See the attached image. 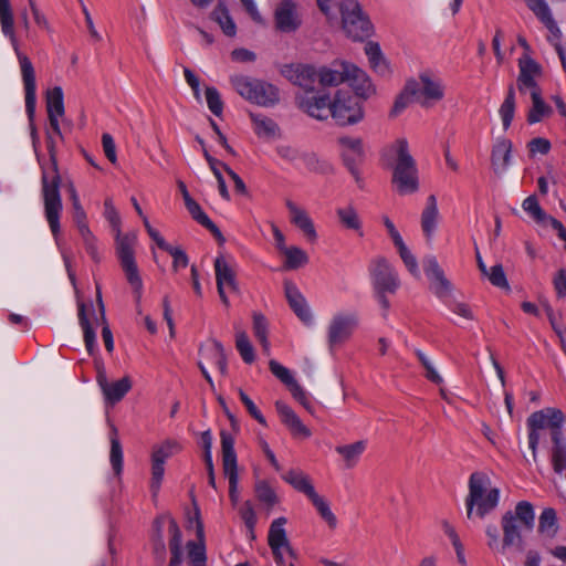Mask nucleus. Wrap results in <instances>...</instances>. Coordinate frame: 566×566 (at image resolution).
<instances>
[{
	"mask_svg": "<svg viewBox=\"0 0 566 566\" xmlns=\"http://www.w3.org/2000/svg\"><path fill=\"white\" fill-rule=\"evenodd\" d=\"M46 113L50 129L46 130V147L50 156V166L41 165V186L44 203V214L52 234L56 238L60 233V217L63 209L60 192L62 178L59 172L56 159V143L53 134L63 139L59 118L64 116V97L60 86H54L46 92Z\"/></svg>",
	"mask_w": 566,
	"mask_h": 566,
	"instance_id": "nucleus-1",
	"label": "nucleus"
},
{
	"mask_svg": "<svg viewBox=\"0 0 566 566\" xmlns=\"http://www.w3.org/2000/svg\"><path fill=\"white\" fill-rule=\"evenodd\" d=\"M565 420L563 410L553 407L534 411L526 419L528 447L534 461L537 459L538 446L543 442L553 470L558 475L566 470Z\"/></svg>",
	"mask_w": 566,
	"mask_h": 566,
	"instance_id": "nucleus-2",
	"label": "nucleus"
},
{
	"mask_svg": "<svg viewBox=\"0 0 566 566\" xmlns=\"http://www.w3.org/2000/svg\"><path fill=\"white\" fill-rule=\"evenodd\" d=\"M535 525L534 506L528 501L517 502L514 511H506L501 518L503 538L500 539L497 526L489 524L485 528L488 547L496 553L506 554L509 548L523 552L525 548L523 531H532Z\"/></svg>",
	"mask_w": 566,
	"mask_h": 566,
	"instance_id": "nucleus-3",
	"label": "nucleus"
},
{
	"mask_svg": "<svg viewBox=\"0 0 566 566\" xmlns=\"http://www.w3.org/2000/svg\"><path fill=\"white\" fill-rule=\"evenodd\" d=\"M518 75L516 88L521 95H531L532 106L527 112L526 122L530 125L542 122L553 113L552 107L544 101L538 80L543 76L542 65L528 53H524L517 62Z\"/></svg>",
	"mask_w": 566,
	"mask_h": 566,
	"instance_id": "nucleus-4",
	"label": "nucleus"
},
{
	"mask_svg": "<svg viewBox=\"0 0 566 566\" xmlns=\"http://www.w3.org/2000/svg\"><path fill=\"white\" fill-rule=\"evenodd\" d=\"M469 494L465 497V507L468 518H472L474 509L475 514L483 518L491 513L499 504L500 490L491 488V480L484 472H473L469 478Z\"/></svg>",
	"mask_w": 566,
	"mask_h": 566,
	"instance_id": "nucleus-5",
	"label": "nucleus"
},
{
	"mask_svg": "<svg viewBox=\"0 0 566 566\" xmlns=\"http://www.w3.org/2000/svg\"><path fill=\"white\" fill-rule=\"evenodd\" d=\"M374 296L384 310L382 317L387 318L390 308L388 294H395L400 287V279L396 269L387 258L378 255L368 265Z\"/></svg>",
	"mask_w": 566,
	"mask_h": 566,
	"instance_id": "nucleus-6",
	"label": "nucleus"
},
{
	"mask_svg": "<svg viewBox=\"0 0 566 566\" xmlns=\"http://www.w3.org/2000/svg\"><path fill=\"white\" fill-rule=\"evenodd\" d=\"M397 160L394 166L392 185L399 195L415 193L419 189V176L416 160L409 153L408 142L400 138L396 142Z\"/></svg>",
	"mask_w": 566,
	"mask_h": 566,
	"instance_id": "nucleus-7",
	"label": "nucleus"
},
{
	"mask_svg": "<svg viewBox=\"0 0 566 566\" xmlns=\"http://www.w3.org/2000/svg\"><path fill=\"white\" fill-rule=\"evenodd\" d=\"M234 90L247 101L260 106H274L280 101L279 88L265 81L244 75L231 77Z\"/></svg>",
	"mask_w": 566,
	"mask_h": 566,
	"instance_id": "nucleus-8",
	"label": "nucleus"
},
{
	"mask_svg": "<svg viewBox=\"0 0 566 566\" xmlns=\"http://www.w3.org/2000/svg\"><path fill=\"white\" fill-rule=\"evenodd\" d=\"M342 29L354 41H364L374 33V25L357 0H342L338 3Z\"/></svg>",
	"mask_w": 566,
	"mask_h": 566,
	"instance_id": "nucleus-9",
	"label": "nucleus"
},
{
	"mask_svg": "<svg viewBox=\"0 0 566 566\" xmlns=\"http://www.w3.org/2000/svg\"><path fill=\"white\" fill-rule=\"evenodd\" d=\"M364 102L348 91L338 90L331 104V116L338 126L356 125L364 119Z\"/></svg>",
	"mask_w": 566,
	"mask_h": 566,
	"instance_id": "nucleus-10",
	"label": "nucleus"
},
{
	"mask_svg": "<svg viewBox=\"0 0 566 566\" xmlns=\"http://www.w3.org/2000/svg\"><path fill=\"white\" fill-rule=\"evenodd\" d=\"M115 234L117 256L128 283L137 293V298L139 300L142 297L143 281L135 261L134 247L136 243V235L134 233L123 235L122 231Z\"/></svg>",
	"mask_w": 566,
	"mask_h": 566,
	"instance_id": "nucleus-11",
	"label": "nucleus"
},
{
	"mask_svg": "<svg viewBox=\"0 0 566 566\" xmlns=\"http://www.w3.org/2000/svg\"><path fill=\"white\" fill-rule=\"evenodd\" d=\"M0 27L3 35L10 40L11 45L17 54V57H19L21 61L23 76L28 85V91L31 93L33 88L32 62L19 49V43L14 31L13 11L11 8L10 0H0Z\"/></svg>",
	"mask_w": 566,
	"mask_h": 566,
	"instance_id": "nucleus-12",
	"label": "nucleus"
},
{
	"mask_svg": "<svg viewBox=\"0 0 566 566\" xmlns=\"http://www.w3.org/2000/svg\"><path fill=\"white\" fill-rule=\"evenodd\" d=\"M221 437V452H222V467L223 473L229 480V497L233 505H237L239 502V474H238V463H237V453L234 450V438L231 433L222 430L220 433Z\"/></svg>",
	"mask_w": 566,
	"mask_h": 566,
	"instance_id": "nucleus-13",
	"label": "nucleus"
},
{
	"mask_svg": "<svg viewBox=\"0 0 566 566\" xmlns=\"http://www.w3.org/2000/svg\"><path fill=\"white\" fill-rule=\"evenodd\" d=\"M181 450V446L175 441L167 439L160 444L153 447L150 461H151V479L150 491L153 496H156L160 490L161 482L165 474L166 460Z\"/></svg>",
	"mask_w": 566,
	"mask_h": 566,
	"instance_id": "nucleus-14",
	"label": "nucleus"
},
{
	"mask_svg": "<svg viewBox=\"0 0 566 566\" xmlns=\"http://www.w3.org/2000/svg\"><path fill=\"white\" fill-rule=\"evenodd\" d=\"M359 316L356 312L336 313L327 327V344L331 350L348 340L358 327Z\"/></svg>",
	"mask_w": 566,
	"mask_h": 566,
	"instance_id": "nucleus-15",
	"label": "nucleus"
},
{
	"mask_svg": "<svg viewBox=\"0 0 566 566\" xmlns=\"http://www.w3.org/2000/svg\"><path fill=\"white\" fill-rule=\"evenodd\" d=\"M296 104L300 109L311 117L325 120L331 115L332 101L328 94H316L314 90L296 95Z\"/></svg>",
	"mask_w": 566,
	"mask_h": 566,
	"instance_id": "nucleus-16",
	"label": "nucleus"
},
{
	"mask_svg": "<svg viewBox=\"0 0 566 566\" xmlns=\"http://www.w3.org/2000/svg\"><path fill=\"white\" fill-rule=\"evenodd\" d=\"M214 272L217 291L220 300L226 307H229L230 302L226 294L224 287L228 286L232 292L239 293V284L235 277V270L223 255H219L214 260Z\"/></svg>",
	"mask_w": 566,
	"mask_h": 566,
	"instance_id": "nucleus-17",
	"label": "nucleus"
},
{
	"mask_svg": "<svg viewBox=\"0 0 566 566\" xmlns=\"http://www.w3.org/2000/svg\"><path fill=\"white\" fill-rule=\"evenodd\" d=\"M275 29L283 33H294L302 25V17L293 0H282L273 13Z\"/></svg>",
	"mask_w": 566,
	"mask_h": 566,
	"instance_id": "nucleus-18",
	"label": "nucleus"
},
{
	"mask_svg": "<svg viewBox=\"0 0 566 566\" xmlns=\"http://www.w3.org/2000/svg\"><path fill=\"white\" fill-rule=\"evenodd\" d=\"M165 518H166V516H158L155 518V521L153 523V530H154L153 536H159V535L164 536L163 527H164ZM167 520L169 523V527H168V531L170 534L169 549H170V554H171L169 566H180L182 563V549H181L182 534H181L178 523L176 522V520L174 517L167 516Z\"/></svg>",
	"mask_w": 566,
	"mask_h": 566,
	"instance_id": "nucleus-19",
	"label": "nucleus"
},
{
	"mask_svg": "<svg viewBox=\"0 0 566 566\" xmlns=\"http://www.w3.org/2000/svg\"><path fill=\"white\" fill-rule=\"evenodd\" d=\"M96 371V381L107 403L115 405L119 402L125 397V395L132 389V380L128 376H125L119 380L109 382L106 376V371L102 365L97 366Z\"/></svg>",
	"mask_w": 566,
	"mask_h": 566,
	"instance_id": "nucleus-20",
	"label": "nucleus"
},
{
	"mask_svg": "<svg viewBox=\"0 0 566 566\" xmlns=\"http://www.w3.org/2000/svg\"><path fill=\"white\" fill-rule=\"evenodd\" d=\"M280 72L291 83L304 88V92L314 90L317 73L312 65L302 63L283 64Z\"/></svg>",
	"mask_w": 566,
	"mask_h": 566,
	"instance_id": "nucleus-21",
	"label": "nucleus"
},
{
	"mask_svg": "<svg viewBox=\"0 0 566 566\" xmlns=\"http://www.w3.org/2000/svg\"><path fill=\"white\" fill-rule=\"evenodd\" d=\"M284 293L287 300V303L294 314L306 325H311L313 322V316L310 311L308 304L300 292L298 287L291 281H284Z\"/></svg>",
	"mask_w": 566,
	"mask_h": 566,
	"instance_id": "nucleus-22",
	"label": "nucleus"
},
{
	"mask_svg": "<svg viewBox=\"0 0 566 566\" xmlns=\"http://www.w3.org/2000/svg\"><path fill=\"white\" fill-rule=\"evenodd\" d=\"M72 207L73 219L83 240L85 250L95 262H98L99 256L97 252L96 239L88 228L86 212L83 209L81 202L72 205Z\"/></svg>",
	"mask_w": 566,
	"mask_h": 566,
	"instance_id": "nucleus-23",
	"label": "nucleus"
},
{
	"mask_svg": "<svg viewBox=\"0 0 566 566\" xmlns=\"http://www.w3.org/2000/svg\"><path fill=\"white\" fill-rule=\"evenodd\" d=\"M420 101L422 107L429 108L444 97L443 85L440 80H434L429 73L423 72L419 75Z\"/></svg>",
	"mask_w": 566,
	"mask_h": 566,
	"instance_id": "nucleus-24",
	"label": "nucleus"
},
{
	"mask_svg": "<svg viewBox=\"0 0 566 566\" xmlns=\"http://www.w3.org/2000/svg\"><path fill=\"white\" fill-rule=\"evenodd\" d=\"M350 63L335 61L331 66H323L317 73L322 86H337L348 80Z\"/></svg>",
	"mask_w": 566,
	"mask_h": 566,
	"instance_id": "nucleus-25",
	"label": "nucleus"
},
{
	"mask_svg": "<svg viewBox=\"0 0 566 566\" xmlns=\"http://www.w3.org/2000/svg\"><path fill=\"white\" fill-rule=\"evenodd\" d=\"M193 520L196 522V532H197V537L199 539V543H196L193 541H189L187 543L188 557L190 559L191 566H206L207 557H206V548H205V544H203V538H205L203 524L200 518V511L197 506L195 507Z\"/></svg>",
	"mask_w": 566,
	"mask_h": 566,
	"instance_id": "nucleus-26",
	"label": "nucleus"
},
{
	"mask_svg": "<svg viewBox=\"0 0 566 566\" xmlns=\"http://www.w3.org/2000/svg\"><path fill=\"white\" fill-rule=\"evenodd\" d=\"M347 82L354 90V95L363 101L368 99L376 93V88L367 73L354 64H350Z\"/></svg>",
	"mask_w": 566,
	"mask_h": 566,
	"instance_id": "nucleus-27",
	"label": "nucleus"
},
{
	"mask_svg": "<svg viewBox=\"0 0 566 566\" xmlns=\"http://www.w3.org/2000/svg\"><path fill=\"white\" fill-rule=\"evenodd\" d=\"M285 206L289 209L291 222L297 227L311 242L316 241L317 233L307 212L290 199L285 201Z\"/></svg>",
	"mask_w": 566,
	"mask_h": 566,
	"instance_id": "nucleus-28",
	"label": "nucleus"
},
{
	"mask_svg": "<svg viewBox=\"0 0 566 566\" xmlns=\"http://www.w3.org/2000/svg\"><path fill=\"white\" fill-rule=\"evenodd\" d=\"M275 409L281 417L282 422L290 429L292 434L308 438L310 429L301 421L300 417L284 401L277 400Z\"/></svg>",
	"mask_w": 566,
	"mask_h": 566,
	"instance_id": "nucleus-29",
	"label": "nucleus"
},
{
	"mask_svg": "<svg viewBox=\"0 0 566 566\" xmlns=\"http://www.w3.org/2000/svg\"><path fill=\"white\" fill-rule=\"evenodd\" d=\"M513 144L507 138H499L492 147L491 165L496 175L503 174L511 161Z\"/></svg>",
	"mask_w": 566,
	"mask_h": 566,
	"instance_id": "nucleus-30",
	"label": "nucleus"
},
{
	"mask_svg": "<svg viewBox=\"0 0 566 566\" xmlns=\"http://www.w3.org/2000/svg\"><path fill=\"white\" fill-rule=\"evenodd\" d=\"M93 311V304L87 305L84 302H77V316L80 326L83 329V337L85 347L90 355H93L96 349V332L88 318L87 311Z\"/></svg>",
	"mask_w": 566,
	"mask_h": 566,
	"instance_id": "nucleus-31",
	"label": "nucleus"
},
{
	"mask_svg": "<svg viewBox=\"0 0 566 566\" xmlns=\"http://www.w3.org/2000/svg\"><path fill=\"white\" fill-rule=\"evenodd\" d=\"M559 531L557 513L553 507H545L539 517L537 533L544 544L551 542Z\"/></svg>",
	"mask_w": 566,
	"mask_h": 566,
	"instance_id": "nucleus-32",
	"label": "nucleus"
},
{
	"mask_svg": "<svg viewBox=\"0 0 566 566\" xmlns=\"http://www.w3.org/2000/svg\"><path fill=\"white\" fill-rule=\"evenodd\" d=\"M420 101V84L410 78L406 82L402 92L397 96L390 116L399 115L410 103Z\"/></svg>",
	"mask_w": 566,
	"mask_h": 566,
	"instance_id": "nucleus-33",
	"label": "nucleus"
},
{
	"mask_svg": "<svg viewBox=\"0 0 566 566\" xmlns=\"http://www.w3.org/2000/svg\"><path fill=\"white\" fill-rule=\"evenodd\" d=\"M439 210L437 198L430 195L421 213V229L427 240H431L438 226Z\"/></svg>",
	"mask_w": 566,
	"mask_h": 566,
	"instance_id": "nucleus-34",
	"label": "nucleus"
},
{
	"mask_svg": "<svg viewBox=\"0 0 566 566\" xmlns=\"http://www.w3.org/2000/svg\"><path fill=\"white\" fill-rule=\"evenodd\" d=\"M282 479L295 491L305 494L308 499L316 493L310 476L300 469L289 470L282 474Z\"/></svg>",
	"mask_w": 566,
	"mask_h": 566,
	"instance_id": "nucleus-35",
	"label": "nucleus"
},
{
	"mask_svg": "<svg viewBox=\"0 0 566 566\" xmlns=\"http://www.w3.org/2000/svg\"><path fill=\"white\" fill-rule=\"evenodd\" d=\"M18 61H19L20 70H22V64H21V61L19 57H18ZM32 74H33V80H32L33 88L30 93L28 91V85H27V82L23 76V71H21L22 82H23V86H24V94H25V96H24L25 97V111H27L28 118L31 122V138H32L33 145L35 146V144L39 142V136L36 133V128L33 125V119H34V115H35V104H36V82H35V71H34L33 66H32Z\"/></svg>",
	"mask_w": 566,
	"mask_h": 566,
	"instance_id": "nucleus-36",
	"label": "nucleus"
},
{
	"mask_svg": "<svg viewBox=\"0 0 566 566\" xmlns=\"http://www.w3.org/2000/svg\"><path fill=\"white\" fill-rule=\"evenodd\" d=\"M210 19L219 24L227 36L233 38L237 34V25L224 1L220 0L218 2L210 13Z\"/></svg>",
	"mask_w": 566,
	"mask_h": 566,
	"instance_id": "nucleus-37",
	"label": "nucleus"
},
{
	"mask_svg": "<svg viewBox=\"0 0 566 566\" xmlns=\"http://www.w3.org/2000/svg\"><path fill=\"white\" fill-rule=\"evenodd\" d=\"M539 304L546 312L549 324L560 340L563 350L566 352V339H565V327H564L563 313L560 311H555L553 308L552 304L546 298H539Z\"/></svg>",
	"mask_w": 566,
	"mask_h": 566,
	"instance_id": "nucleus-38",
	"label": "nucleus"
},
{
	"mask_svg": "<svg viewBox=\"0 0 566 566\" xmlns=\"http://www.w3.org/2000/svg\"><path fill=\"white\" fill-rule=\"evenodd\" d=\"M516 87L513 84L507 86L506 96L500 106L499 113L502 119L503 128L506 130L510 128L515 114L516 108Z\"/></svg>",
	"mask_w": 566,
	"mask_h": 566,
	"instance_id": "nucleus-39",
	"label": "nucleus"
},
{
	"mask_svg": "<svg viewBox=\"0 0 566 566\" xmlns=\"http://www.w3.org/2000/svg\"><path fill=\"white\" fill-rule=\"evenodd\" d=\"M96 302L98 308V316L95 317L97 324L102 325V338L105 344V348L108 353L114 350L113 333L106 319L105 306L102 300V293L99 287L96 289Z\"/></svg>",
	"mask_w": 566,
	"mask_h": 566,
	"instance_id": "nucleus-40",
	"label": "nucleus"
},
{
	"mask_svg": "<svg viewBox=\"0 0 566 566\" xmlns=\"http://www.w3.org/2000/svg\"><path fill=\"white\" fill-rule=\"evenodd\" d=\"M366 446L365 440H359L350 444L337 446L335 450L345 460L346 468L352 469L357 464L360 455L366 450Z\"/></svg>",
	"mask_w": 566,
	"mask_h": 566,
	"instance_id": "nucleus-41",
	"label": "nucleus"
},
{
	"mask_svg": "<svg viewBox=\"0 0 566 566\" xmlns=\"http://www.w3.org/2000/svg\"><path fill=\"white\" fill-rule=\"evenodd\" d=\"M286 522V518L282 516L275 518L271 523L268 534V543L270 548H283L284 546H287L289 539L284 528Z\"/></svg>",
	"mask_w": 566,
	"mask_h": 566,
	"instance_id": "nucleus-42",
	"label": "nucleus"
},
{
	"mask_svg": "<svg viewBox=\"0 0 566 566\" xmlns=\"http://www.w3.org/2000/svg\"><path fill=\"white\" fill-rule=\"evenodd\" d=\"M111 450H109V462L113 468L115 475H120L123 472V448L118 439V431L116 427H112L111 431Z\"/></svg>",
	"mask_w": 566,
	"mask_h": 566,
	"instance_id": "nucleus-43",
	"label": "nucleus"
},
{
	"mask_svg": "<svg viewBox=\"0 0 566 566\" xmlns=\"http://www.w3.org/2000/svg\"><path fill=\"white\" fill-rule=\"evenodd\" d=\"M366 55L370 67L378 74L385 75L389 72L386 60L381 53L380 46L377 42H368L365 46Z\"/></svg>",
	"mask_w": 566,
	"mask_h": 566,
	"instance_id": "nucleus-44",
	"label": "nucleus"
},
{
	"mask_svg": "<svg viewBox=\"0 0 566 566\" xmlns=\"http://www.w3.org/2000/svg\"><path fill=\"white\" fill-rule=\"evenodd\" d=\"M251 119L254 124L255 134L260 137H274L279 132L277 124L266 116L251 114Z\"/></svg>",
	"mask_w": 566,
	"mask_h": 566,
	"instance_id": "nucleus-45",
	"label": "nucleus"
},
{
	"mask_svg": "<svg viewBox=\"0 0 566 566\" xmlns=\"http://www.w3.org/2000/svg\"><path fill=\"white\" fill-rule=\"evenodd\" d=\"M283 254L285 255L284 268L287 270H296L308 263V255L301 248L290 247Z\"/></svg>",
	"mask_w": 566,
	"mask_h": 566,
	"instance_id": "nucleus-46",
	"label": "nucleus"
},
{
	"mask_svg": "<svg viewBox=\"0 0 566 566\" xmlns=\"http://www.w3.org/2000/svg\"><path fill=\"white\" fill-rule=\"evenodd\" d=\"M336 213H337V217H338L340 223L346 229L355 230V231L360 230L361 222H360L357 211L355 210V208L353 206L348 205L346 207L338 208L336 210Z\"/></svg>",
	"mask_w": 566,
	"mask_h": 566,
	"instance_id": "nucleus-47",
	"label": "nucleus"
},
{
	"mask_svg": "<svg viewBox=\"0 0 566 566\" xmlns=\"http://www.w3.org/2000/svg\"><path fill=\"white\" fill-rule=\"evenodd\" d=\"M235 347L245 364H252L255 360L254 348L245 332H237Z\"/></svg>",
	"mask_w": 566,
	"mask_h": 566,
	"instance_id": "nucleus-48",
	"label": "nucleus"
},
{
	"mask_svg": "<svg viewBox=\"0 0 566 566\" xmlns=\"http://www.w3.org/2000/svg\"><path fill=\"white\" fill-rule=\"evenodd\" d=\"M310 500L317 510L321 517L328 524V526L331 528H335L337 525V518L335 514L331 511L327 501L317 493H315Z\"/></svg>",
	"mask_w": 566,
	"mask_h": 566,
	"instance_id": "nucleus-49",
	"label": "nucleus"
},
{
	"mask_svg": "<svg viewBox=\"0 0 566 566\" xmlns=\"http://www.w3.org/2000/svg\"><path fill=\"white\" fill-rule=\"evenodd\" d=\"M306 168L314 172L328 174L332 172V166L324 160H321L314 153H303L301 158Z\"/></svg>",
	"mask_w": 566,
	"mask_h": 566,
	"instance_id": "nucleus-50",
	"label": "nucleus"
},
{
	"mask_svg": "<svg viewBox=\"0 0 566 566\" xmlns=\"http://www.w3.org/2000/svg\"><path fill=\"white\" fill-rule=\"evenodd\" d=\"M522 208L527 212L533 220L539 224L546 218V212L542 209L535 195H531L523 200Z\"/></svg>",
	"mask_w": 566,
	"mask_h": 566,
	"instance_id": "nucleus-51",
	"label": "nucleus"
},
{
	"mask_svg": "<svg viewBox=\"0 0 566 566\" xmlns=\"http://www.w3.org/2000/svg\"><path fill=\"white\" fill-rule=\"evenodd\" d=\"M254 491L258 500L268 506H273L277 503V495L266 481H258Z\"/></svg>",
	"mask_w": 566,
	"mask_h": 566,
	"instance_id": "nucleus-52",
	"label": "nucleus"
},
{
	"mask_svg": "<svg viewBox=\"0 0 566 566\" xmlns=\"http://www.w3.org/2000/svg\"><path fill=\"white\" fill-rule=\"evenodd\" d=\"M205 94L208 108L214 116L220 117L223 112V102L221 99L220 93L216 87L207 86Z\"/></svg>",
	"mask_w": 566,
	"mask_h": 566,
	"instance_id": "nucleus-53",
	"label": "nucleus"
},
{
	"mask_svg": "<svg viewBox=\"0 0 566 566\" xmlns=\"http://www.w3.org/2000/svg\"><path fill=\"white\" fill-rule=\"evenodd\" d=\"M269 368L277 379H280L284 385L289 387V389L297 384V381L291 375V371L279 361L271 359L269 361Z\"/></svg>",
	"mask_w": 566,
	"mask_h": 566,
	"instance_id": "nucleus-54",
	"label": "nucleus"
},
{
	"mask_svg": "<svg viewBox=\"0 0 566 566\" xmlns=\"http://www.w3.org/2000/svg\"><path fill=\"white\" fill-rule=\"evenodd\" d=\"M541 22L545 25V28L548 31L547 41L556 46L562 45V39H563V32L557 25V22L554 20L553 15L549 14L548 17L544 18V20H541Z\"/></svg>",
	"mask_w": 566,
	"mask_h": 566,
	"instance_id": "nucleus-55",
	"label": "nucleus"
},
{
	"mask_svg": "<svg viewBox=\"0 0 566 566\" xmlns=\"http://www.w3.org/2000/svg\"><path fill=\"white\" fill-rule=\"evenodd\" d=\"M168 252L174 261H172V271L177 272L179 268H187L189 264V258L187 253L179 247H172L167 243L166 248L163 249Z\"/></svg>",
	"mask_w": 566,
	"mask_h": 566,
	"instance_id": "nucleus-56",
	"label": "nucleus"
},
{
	"mask_svg": "<svg viewBox=\"0 0 566 566\" xmlns=\"http://www.w3.org/2000/svg\"><path fill=\"white\" fill-rule=\"evenodd\" d=\"M489 281L496 287L509 289V282L504 273L502 264H495L484 274Z\"/></svg>",
	"mask_w": 566,
	"mask_h": 566,
	"instance_id": "nucleus-57",
	"label": "nucleus"
},
{
	"mask_svg": "<svg viewBox=\"0 0 566 566\" xmlns=\"http://www.w3.org/2000/svg\"><path fill=\"white\" fill-rule=\"evenodd\" d=\"M240 516L243 520L247 528L251 532L252 537H254V527L256 524V515L253 509V505L250 501H245L243 505L239 510Z\"/></svg>",
	"mask_w": 566,
	"mask_h": 566,
	"instance_id": "nucleus-58",
	"label": "nucleus"
},
{
	"mask_svg": "<svg viewBox=\"0 0 566 566\" xmlns=\"http://www.w3.org/2000/svg\"><path fill=\"white\" fill-rule=\"evenodd\" d=\"M239 397L241 402L247 408L250 416L255 419L260 424L266 426V420L261 413V411L258 409V407L254 405V402L251 400V398L240 388L238 390Z\"/></svg>",
	"mask_w": 566,
	"mask_h": 566,
	"instance_id": "nucleus-59",
	"label": "nucleus"
},
{
	"mask_svg": "<svg viewBox=\"0 0 566 566\" xmlns=\"http://www.w3.org/2000/svg\"><path fill=\"white\" fill-rule=\"evenodd\" d=\"M339 144L346 148L345 151L354 153L359 161L364 159L363 142L360 138L340 137Z\"/></svg>",
	"mask_w": 566,
	"mask_h": 566,
	"instance_id": "nucleus-60",
	"label": "nucleus"
},
{
	"mask_svg": "<svg viewBox=\"0 0 566 566\" xmlns=\"http://www.w3.org/2000/svg\"><path fill=\"white\" fill-rule=\"evenodd\" d=\"M397 250H398V253H399L401 260L403 261L405 265L409 270V272L415 276H419L420 273H419V269H418L417 259L410 252V250L407 248V245L402 244L401 247L397 248Z\"/></svg>",
	"mask_w": 566,
	"mask_h": 566,
	"instance_id": "nucleus-61",
	"label": "nucleus"
},
{
	"mask_svg": "<svg viewBox=\"0 0 566 566\" xmlns=\"http://www.w3.org/2000/svg\"><path fill=\"white\" fill-rule=\"evenodd\" d=\"M253 332L259 342H265V337H268V321L261 313L253 314Z\"/></svg>",
	"mask_w": 566,
	"mask_h": 566,
	"instance_id": "nucleus-62",
	"label": "nucleus"
},
{
	"mask_svg": "<svg viewBox=\"0 0 566 566\" xmlns=\"http://www.w3.org/2000/svg\"><path fill=\"white\" fill-rule=\"evenodd\" d=\"M105 212L104 216L107 219V221L111 223L113 230L115 233L120 232V217L118 214V211L113 206V202L111 199H106L104 202Z\"/></svg>",
	"mask_w": 566,
	"mask_h": 566,
	"instance_id": "nucleus-63",
	"label": "nucleus"
},
{
	"mask_svg": "<svg viewBox=\"0 0 566 566\" xmlns=\"http://www.w3.org/2000/svg\"><path fill=\"white\" fill-rule=\"evenodd\" d=\"M527 8L541 21L552 14L551 9L545 0H525Z\"/></svg>",
	"mask_w": 566,
	"mask_h": 566,
	"instance_id": "nucleus-64",
	"label": "nucleus"
}]
</instances>
